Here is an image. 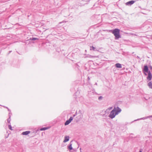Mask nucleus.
<instances>
[{"mask_svg":"<svg viewBox=\"0 0 152 152\" xmlns=\"http://www.w3.org/2000/svg\"><path fill=\"white\" fill-rule=\"evenodd\" d=\"M121 110L118 107H114L111 111L108 117L111 119L114 118L115 116L118 115L121 111Z\"/></svg>","mask_w":152,"mask_h":152,"instance_id":"1","label":"nucleus"},{"mask_svg":"<svg viewBox=\"0 0 152 152\" xmlns=\"http://www.w3.org/2000/svg\"><path fill=\"white\" fill-rule=\"evenodd\" d=\"M143 72L148 73V75L147 77V79L149 81L151 80L152 78V75L151 72L148 71V68L147 65H145L144 66L143 69Z\"/></svg>","mask_w":152,"mask_h":152,"instance_id":"2","label":"nucleus"},{"mask_svg":"<svg viewBox=\"0 0 152 152\" xmlns=\"http://www.w3.org/2000/svg\"><path fill=\"white\" fill-rule=\"evenodd\" d=\"M120 30L118 28H115L112 31V33L115 36V39H117L121 37L120 35Z\"/></svg>","mask_w":152,"mask_h":152,"instance_id":"3","label":"nucleus"},{"mask_svg":"<svg viewBox=\"0 0 152 152\" xmlns=\"http://www.w3.org/2000/svg\"><path fill=\"white\" fill-rule=\"evenodd\" d=\"M77 115L75 118V120L77 122L80 121L83 117V115L80 110H79L78 112Z\"/></svg>","mask_w":152,"mask_h":152,"instance_id":"4","label":"nucleus"},{"mask_svg":"<svg viewBox=\"0 0 152 152\" xmlns=\"http://www.w3.org/2000/svg\"><path fill=\"white\" fill-rule=\"evenodd\" d=\"M135 2V1L132 0L127 2L126 3V4L127 5H131L133 4Z\"/></svg>","mask_w":152,"mask_h":152,"instance_id":"5","label":"nucleus"},{"mask_svg":"<svg viewBox=\"0 0 152 152\" xmlns=\"http://www.w3.org/2000/svg\"><path fill=\"white\" fill-rule=\"evenodd\" d=\"M69 140V136H65L64 137V139L63 141L64 142H68Z\"/></svg>","mask_w":152,"mask_h":152,"instance_id":"6","label":"nucleus"},{"mask_svg":"<svg viewBox=\"0 0 152 152\" xmlns=\"http://www.w3.org/2000/svg\"><path fill=\"white\" fill-rule=\"evenodd\" d=\"M72 141H71L69 144V145L68 146V148L70 150H72V149L73 148L72 147Z\"/></svg>","mask_w":152,"mask_h":152,"instance_id":"7","label":"nucleus"},{"mask_svg":"<svg viewBox=\"0 0 152 152\" xmlns=\"http://www.w3.org/2000/svg\"><path fill=\"white\" fill-rule=\"evenodd\" d=\"M88 92L89 94H94L95 93V90L94 89H92L91 91H88Z\"/></svg>","mask_w":152,"mask_h":152,"instance_id":"8","label":"nucleus"},{"mask_svg":"<svg viewBox=\"0 0 152 152\" xmlns=\"http://www.w3.org/2000/svg\"><path fill=\"white\" fill-rule=\"evenodd\" d=\"M115 66L117 68H121L122 67V65L121 64L119 63H116L115 64Z\"/></svg>","mask_w":152,"mask_h":152,"instance_id":"9","label":"nucleus"},{"mask_svg":"<svg viewBox=\"0 0 152 152\" xmlns=\"http://www.w3.org/2000/svg\"><path fill=\"white\" fill-rule=\"evenodd\" d=\"M30 131H26L25 132H23L22 133V134L23 135H27L29 134L30 133Z\"/></svg>","mask_w":152,"mask_h":152,"instance_id":"10","label":"nucleus"},{"mask_svg":"<svg viewBox=\"0 0 152 152\" xmlns=\"http://www.w3.org/2000/svg\"><path fill=\"white\" fill-rule=\"evenodd\" d=\"M148 85L150 88L152 89V83L151 82H149L148 83Z\"/></svg>","mask_w":152,"mask_h":152,"instance_id":"11","label":"nucleus"},{"mask_svg":"<svg viewBox=\"0 0 152 152\" xmlns=\"http://www.w3.org/2000/svg\"><path fill=\"white\" fill-rule=\"evenodd\" d=\"M76 99L77 101H78L79 100V101L81 102L82 101V100L83 99V97H81L80 98V99H79L78 97H76Z\"/></svg>","mask_w":152,"mask_h":152,"instance_id":"12","label":"nucleus"},{"mask_svg":"<svg viewBox=\"0 0 152 152\" xmlns=\"http://www.w3.org/2000/svg\"><path fill=\"white\" fill-rule=\"evenodd\" d=\"M149 118V116H148L147 117H144L143 118H140L139 119H138L136 120H135L134 121H137V120H141V119H147V118Z\"/></svg>","mask_w":152,"mask_h":152,"instance_id":"13","label":"nucleus"},{"mask_svg":"<svg viewBox=\"0 0 152 152\" xmlns=\"http://www.w3.org/2000/svg\"><path fill=\"white\" fill-rule=\"evenodd\" d=\"M49 128L48 127H43L41 128L40 129V131H43V130H46L48 129Z\"/></svg>","mask_w":152,"mask_h":152,"instance_id":"14","label":"nucleus"},{"mask_svg":"<svg viewBox=\"0 0 152 152\" xmlns=\"http://www.w3.org/2000/svg\"><path fill=\"white\" fill-rule=\"evenodd\" d=\"M90 50H93L94 51H96V48L93 46H90Z\"/></svg>","mask_w":152,"mask_h":152,"instance_id":"15","label":"nucleus"},{"mask_svg":"<svg viewBox=\"0 0 152 152\" xmlns=\"http://www.w3.org/2000/svg\"><path fill=\"white\" fill-rule=\"evenodd\" d=\"M9 118L7 119V121L10 124V121L11 120V119H10L11 115H10V113H9Z\"/></svg>","mask_w":152,"mask_h":152,"instance_id":"16","label":"nucleus"},{"mask_svg":"<svg viewBox=\"0 0 152 152\" xmlns=\"http://www.w3.org/2000/svg\"><path fill=\"white\" fill-rule=\"evenodd\" d=\"M71 122H70L69 120H67L64 123L65 125H68Z\"/></svg>","mask_w":152,"mask_h":152,"instance_id":"17","label":"nucleus"},{"mask_svg":"<svg viewBox=\"0 0 152 152\" xmlns=\"http://www.w3.org/2000/svg\"><path fill=\"white\" fill-rule=\"evenodd\" d=\"M29 39L30 40H31L34 41V40H38V39L37 38H36L32 37V38H30Z\"/></svg>","mask_w":152,"mask_h":152,"instance_id":"18","label":"nucleus"},{"mask_svg":"<svg viewBox=\"0 0 152 152\" xmlns=\"http://www.w3.org/2000/svg\"><path fill=\"white\" fill-rule=\"evenodd\" d=\"M86 57L91 58H94L95 57V56H91V55H87V56Z\"/></svg>","mask_w":152,"mask_h":152,"instance_id":"19","label":"nucleus"},{"mask_svg":"<svg viewBox=\"0 0 152 152\" xmlns=\"http://www.w3.org/2000/svg\"><path fill=\"white\" fill-rule=\"evenodd\" d=\"M8 128L10 129L11 130H13V129H12V126H11L10 124L8 125Z\"/></svg>","mask_w":152,"mask_h":152,"instance_id":"20","label":"nucleus"},{"mask_svg":"<svg viewBox=\"0 0 152 152\" xmlns=\"http://www.w3.org/2000/svg\"><path fill=\"white\" fill-rule=\"evenodd\" d=\"M113 108V107H110L109 108H108L106 110V112L108 111V110H111Z\"/></svg>","mask_w":152,"mask_h":152,"instance_id":"21","label":"nucleus"},{"mask_svg":"<svg viewBox=\"0 0 152 152\" xmlns=\"http://www.w3.org/2000/svg\"><path fill=\"white\" fill-rule=\"evenodd\" d=\"M73 118L72 117H70L69 119L68 120L70 122L71 121L73 120Z\"/></svg>","mask_w":152,"mask_h":152,"instance_id":"22","label":"nucleus"},{"mask_svg":"<svg viewBox=\"0 0 152 152\" xmlns=\"http://www.w3.org/2000/svg\"><path fill=\"white\" fill-rule=\"evenodd\" d=\"M77 115V112H76L75 113V114H74V115H73V117H75V116H76Z\"/></svg>","mask_w":152,"mask_h":152,"instance_id":"23","label":"nucleus"},{"mask_svg":"<svg viewBox=\"0 0 152 152\" xmlns=\"http://www.w3.org/2000/svg\"><path fill=\"white\" fill-rule=\"evenodd\" d=\"M102 96H100L99 97L98 99L99 100H100L102 99Z\"/></svg>","mask_w":152,"mask_h":152,"instance_id":"24","label":"nucleus"},{"mask_svg":"<svg viewBox=\"0 0 152 152\" xmlns=\"http://www.w3.org/2000/svg\"><path fill=\"white\" fill-rule=\"evenodd\" d=\"M7 109V110H8V111H9V112H10L9 113H10H10H11V110H10L8 108Z\"/></svg>","mask_w":152,"mask_h":152,"instance_id":"25","label":"nucleus"},{"mask_svg":"<svg viewBox=\"0 0 152 152\" xmlns=\"http://www.w3.org/2000/svg\"><path fill=\"white\" fill-rule=\"evenodd\" d=\"M90 78L89 77H88V81H89L90 80Z\"/></svg>","mask_w":152,"mask_h":152,"instance_id":"26","label":"nucleus"},{"mask_svg":"<svg viewBox=\"0 0 152 152\" xmlns=\"http://www.w3.org/2000/svg\"><path fill=\"white\" fill-rule=\"evenodd\" d=\"M3 107H4V108H7H7H8V107H6V106H3Z\"/></svg>","mask_w":152,"mask_h":152,"instance_id":"27","label":"nucleus"},{"mask_svg":"<svg viewBox=\"0 0 152 152\" xmlns=\"http://www.w3.org/2000/svg\"><path fill=\"white\" fill-rule=\"evenodd\" d=\"M150 68L152 70V66H150Z\"/></svg>","mask_w":152,"mask_h":152,"instance_id":"28","label":"nucleus"},{"mask_svg":"<svg viewBox=\"0 0 152 152\" xmlns=\"http://www.w3.org/2000/svg\"><path fill=\"white\" fill-rule=\"evenodd\" d=\"M149 118H152V115L149 116Z\"/></svg>","mask_w":152,"mask_h":152,"instance_id":"29","label":"nucleus"},{"mask_svg":"<svg viewBox=\"0 0 152 152\" xmlns=\"http://www.w3.org/2000/svg\"><path fill=\"white\" fill-rule=\"evenodd\" d=\"M80 152H82L81 151V148H80Z\"/></svg>","mask_w":152,"mask_h":152,"instance_id":"30","label":"nucleus"},{"mask_svg":"<svg viewBox=\"0 0 152 152\" xmlns=\"http://www.w3.org/2000/svg\"><path fill=\"white\" fill-rule=\"evenodd\" d=\"M95 85H97V83H96L95 84Z\"/></svg>","mask_w":152,"mask_h":152,"instance_id":"31","label":"nucleus"},{"mask_svg":"<svg viewBox=\"0 0 152 152\" xmlns=\"http://www.w3.org/2000/svg\"><path fill=\"white\" fill-rule=\"evenodd\" d=\"M12 115V113H11L10 114V115Z\"/></svg>","mask_w":152,"mask_h":152,"instance_id":"32","label":"nucleus"},{"mask_svg":"<svg viewBox=\"0 0 152 152\" xmlns=\"http://www.w3.org/2000/svg\"><path fill=\"white\" fill-rule=\"evenodd\" d=\"M12 51H9V53H11V52Z\"/></svg>","mask_w":152,"mask_h":152,"instance_id":"33","label":"nucleus"},{"mask_svg":"<svg viewBox=\"0 0 152 152\" xmlns=\"http://www.w3.org/2000/svg\"><path fill=\"white\" fill-rule=\"evenodd\" d=\"M145 75H147V74H146L145 73Z\"/></svg>","mask_w":152,"mask_h":152,"instance_id":"34","label":"nucleus"},{"mask_svg":"<svg viewBox=\"0 0 152 152\" xmlns=\"http://www.w3.org/2000/svg\"><path fill=\"white\" fill-rule=\"evenodd\" d=\"M139 152H142V151H139Z\"/></svg>","mask_w":152,"mask_h":152,"instance_id":"35","label":"nucleus"},{"mask_svg":"<svg viewBox=\"0 0 152 152\" xmlns=\"http://www.w3.org/2000/svg\"><path fill=\"white\" fill-rule=\"evenodd\" d=\"M134 35L135 36H137V35H136V34H134Z\"/></svg>","mask_w":152,"mask_h":152,"instance_id":"36","label":"nucleus"},{"mask_svg":"<svg viewBox=\"0 0 152 152\" xmlns=\"http://www.w3.org/2000/svg\"><path fill=\"white\" fill-rule=\"evenodd\" d=\"M85 51L86 52V50H85Z\"/></svg>","mask_w":152,"mask_h":152,"instance_id":"37","label":"nucleus"},{"mask_svg":"<svg viewBox=\"0 0 152 152\" xmlns=\"http://www.w3.org/2000/svg\"><path fill=\"white\" fill-rule=\"evenodd\" d=\"M151 37H152V36H151Z\"/></svg>","mask_w":152,"mask_h":152,"instance_id":"38","label":"nucleus"}]
</instances>
